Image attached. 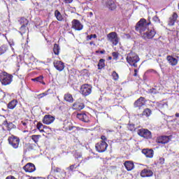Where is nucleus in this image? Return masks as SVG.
Masks as SVG:
<instances>
[{
  "instance_id": "1",
  "label": "nucleus",
  "mask_w": 179,
  "mask_h": 179,
  "mask_svg": "<svg viewBox=\"0 0 179 179\" xmlns=\"http://www.w3.org/2000/svg\"><path fill=\"white\" fill-rule=\"evenodd\" d=\"M150 23L146 22V20L141 19L136 25V31L141 34L142 38L150 40L156 36L155 29H149Z\"/></svg>"
},
{
  "instance_id": "2",
  "label": "nucleus",
  "mask_w": 179,
  "mask_h": 179,
  "mask_svg": "<svg viewBox=\"0 0 179 179\" xmlns=\"http://www.w3.org/2000/svg\"><path fill=\"white\" fill-rule=\"evenodd\" d=\"M127 62L131 65L136 68L138 66V62H139V56L134 52H130L127 56Z\"/></svg>"
},
{
  "instance_id": "3",
  "label": "nucleus",
  "mask_w": 179,
  "mask_h": 179,
  "mask_svg": "<svg viewBox=\"0 0 179 179\" xmlns=\"http://www.w3.org/2000/svg\"><path fill=\"white\" fill-rule=\"evenodd\" d=\"M13 76L7 73H3L0 75V81L2 85L6 86V85H10L12 83Z\"/></svg>"
},
{
  "instance_id": "4",
  "label": "nucleus",
  "mask_w": 179,
  "mask_h": 179,
  "mask_svg": "<svg viewBox=\"0 0 179 179\" xmlns=\"http://www.w3.org/2000/svg\"><path fill=\"white\" fill-rule=\"evenodd\" d=\"M107 38L108 41H110V43L113 44V45H117V44H118V41H120V39H118V35L115 32L109 33L107 35Z\"/></svg>"
},
{
  "instance_id": "5",
  "label": "nucleus",
  "mask_w": 179,
  "mask_h": 179,
  "mask_svg": "<svg viewBox=\"0 0 179 179\" xmlns=\"http://www.w3.org/2000/svg\"><path fill=\"white\" fill-rule=\"evenodd\" d=\"M80 93L83 96H89L92 93V85L88 84L83 85L80 87Z\"/></svg>"
},
{
  "instance_id": "6",
  "label": "nucleus",
  "mask_w": 179,
  "mask_h": 179,
  "mask_svg": "<svg viewBox=\"0 0 179 179\" xmlns=\"http://www.w3.org/2000/svg\"><path fill=\"white\" fill-rule=\"evenodd\" d=\"M8 143L14 149H17L19 148V143H20V139L15 136H12L8 138Z\"/></svg>"
},
{
  "instance_id": "7",
  "label": "nucleus",
  "mask_w": 179,
  "mask_h": 179,
  "mask_svg": "<svg viewBox=\"0 0 179 179\" xmlns=\"http://www.w3.org/2000/svg\"><path fill=\"white\" fill-rule=\"evenodd\" d=\"M138 135L145 139L152 138V133L148 129H141L138 131Z\"/></svg>"
},
{
  "instance_id": "8",
  "label": "nucleus",
  "mask_w": 179,
  "mask_h": 179,
  "mask_svg": "<svg viewBox=\"0 0 179 179\" xmlns=\"http://www.w3.org/2000/svg\"><path fill=\"white\" fill-rule=\"evenodd\" d=\"M95 148H96L97 152H99L101 153V152H106V150H107V148H108V145L107 144V143L106 141H100L96 144Z\"/></svg>"
},
{
  "instance_id": "9",
  "label": "nucleus",
  "mask_w": 179,
  "mask_h": 179,
  "mask_svg": "<svg viewBox=\"0 0 179 179\" xmlns=\"http://www.w3.org/2000/svg\"><path fill=\"white\" fill-rule=\"evenodd\" d=\"M71 24L72 29H74V30H82V29H83V24L80 23V20H73L71 22Z\"/></svg>"
},
{
  "instance_id": "10",
  "label": "nucleus",
  "mask_w": 179,
  "mask_h": 179,
  "mask_svg": "<svg viewBox=\"0 0 179 179\" xmlns=\"http://www.w3.org/2000/svg\"><path fill=\"white\" fill-rule=\"evenodd\" d=\"M55 120V117H54V116H52L51 115H46L43 117V122L46 125H50V124H52Z\"/></svg>"
},
{
  "instance_id": "11",
  "label": "nucleus",
  "mask_w": 179,
  "mask_h": 179,
  "mask_svg": "<svg viewBox=\"0 0 179 179\" xmlns=\"http://www.w3.org/2000/svg\"><path fill=\"white\" fill-rule=\"evenodd\" d=\"M24 171L26 173H33L36 171V166H34V164L32 163H28L23 167Z\"/></svg>"
},
{
  "instance_id": "12",
  "label": "nucleus",
  "mask_w": 179,
  "mask_h": 179,
  "mask_svg": "<svg viewBox=\"0 0 179 179\" xmlns=\"http://www.w3.org/2000/svg\"><path fill=\"white\" fill-rule=\"evenodd\" d=\"M53 64H54L55 68L57 71H59V72H61L62 71H64L65 68V64H64V62L61 61H55Z\"/></svg>"
},
{
  "instance_id": "13",
  "label": "nucleus",
  "mask_w": 179,
  "mask_h": 179,
  "mask_svg": "<svg viewBox=\"0 0 179 179\" xmlns=\"http://www.w3.org/2000/svg\"><path fill=\"white\" fill-rule=\"evenodd\" d=\"M166 60L168 61L169 64L172 66H176V65L178 64V60L173 56H167Z\"/></svg>"
},
{
  "instance_id": "14",
  "label": "nucleus",
  "mask_w": 179,
  "mask_h": 179,
  "mask_svg": "<svg viewBox=\"0 0 179 179\" xmlns=\"http://www.w3.org/2000/svg\"><path fill=\"white\" fill-rule=\"evenodd\" d=\"M157 142L158 143H168V142H170V137L167 136H162L157 138Z\"/></svg>"
},
{
  "instance_id": "15",
  "label": "nucleus",
  "mask_w": 179,
  "mask_h": 179,
  "mask_svg": "<svg viewBox=\"0 0 179 179\" xmlns=\"http://www.w3.org/2000/svg\"><path fill=\"white\" fill-rule=\"evenodd\" d=\"M124 166L127 171H131V170H134V168L135 167L132 161H126L124 163Z\"/></svg>"
},
{
  "instance_id": "16",
  "label": "nucleus",
  "mask_w": 179,
  "mask_h": 179,
  "mask_svg": "<svg viewBox=\"0 0 179 179\" xmlns=\"http://www.w3.org/2000/svg\"><path fill=\"white\" fill-rule=\"evenodd\" d=\"M142 154L145 155L146 157H149L150 159H152V157H153L154 152H153V150L143 149L142 150Z\"/></svg>"
},
{
  "instance_id": "17",
  "label": "nucleus",
  "mask_w": 179,
  "mask_h": 179,
  "mask_svg": "<svg viewBox=\"0 0 179 179\" xmlns=\"http://www.w3.org/2000/svg\"><path fill=\"white\" fill-rule=\"evenodd\" d=\"M77 118H78V120H80V121H83L84 122H89V117H87V115H86V113L77 114Z\"/></svg>"
},
{
  "instance_id": "18",
  "label": "nucleus",
  "mask_w": 179,
  "mask_h": 179,
  "mask_svg": "<svg viewBox=\"0 0 179 179\" xmlns=\"http://www.w3.org/2000/svg\"><path fill=\"white\" fill-rule=\"evenodd\" d=\"M141 176L142 177H152V176H153V171H150V169H143L141 172Z\"/></svg>"
},
{
  "instance_id": "19",
  "label": "nucleus",
  "mask_w": 179,
  "mask_h": 179,
  "mask_svg": "<svg viewBox=\"0 0 179 179\" xmlns=\"http://www.w3.org/2000/svg\"><path fill=\"white\" fill-rule=\"evenodd\" d=\"M178 17V15L177 13H174L173 15L169 18V26H174V24L176 23V20H177V18Z\"/></svg>"
},
{
  "instance_id": "20",
  "label": "nucleus",
  "mask_w": 179,
  "mask_h": 179,
  "mask_svg": "<svg viewBox=\"0 0 179 179\" xmlns=\"http://www.w3.org/2000/svg\"><path fill=\"white\" fill-rule=\"evenodd\" d=\"M145 98L143 97H140L135 103L134 106L135 107H142V106H145Z\"/></svg>"
},
{
  "instance_id": "21",
  "label": "nucleus",
  "mask_w": 179,
  "mask_h": 179,
  "mask_svg": "<svg viewBox=\"0 0 179 179\" xmlns=\"http://www.w3.org/2000/svg\"><path fill=\"white\" fill-rule=\"evenodd\" d=\"M19 22L21 24L20 30H23V29H24L25 27L29 24V20L24 17L21 18Z\"/></svg>"
},
{
  "instance_id": "22",
  "label": "nucleus",
  "mask_w": 179,
  "mask_h": 179,
  "mask_svg": "<svg viewBox=\"0 0 179 179\" xmlns=\"http://www.w3.org/2000/svg\"><path fill=\"white\" fill-rule=\"evenodd\" d=\"M16 106H17V100L14 99L8 103L7 107L9 108V110H13Z\"/></svg>"
},
{
  "instance_id": "23",
  "label": "nucleus",
  "mask_w": 179,
  "mask_h": 179,
  "mask_svg": "<svg viewBox=\"0 0 179 179\" xmlns=\"http://www.w3.org/2000/svg\"><path fill=\"white\" fill-rule=\"evenodd\" d=\"M107 8H108V9L110 10H115L117 6L115 5V3L113 1V0H109L107 3Z\"/></svg>"
},
{
  "instance_id": "24",
  "label": "nucleus",
  "mask_w": 179,
  "mask_h": 179,
  "mask_svg": "<svg viewBox=\"0 0 179 179\" xmlns=\"http://www.w3.org/2000/svg\"><path fill=\"white\" fill-rule=\"evenodd\" d=\"M73 108L74 110H83L85 105L82 103L76 102L73 105Z\"/></svg>"
},
{
  "instance_id": "25",
  "label": "nucleus",
  "mask_w": 179,
  "mask_h": 179,
  "mask_svg": "<svg viewBox=\"0 0 179 179\" xmlns=\"http://www.w3.org/2000/svg\"><path fill=\"white\" fill-rule=\"evenodd\" d=\"M55 16L59 22H62L64 20V17L62 16V14H61V12H59L58 10H56L55 11Z\"/></svg>"
},
{
  "instance_id": "26",
  "label": "nucleus",
  "mask_w": 179,
  "mask_h": 179,
  "mask_svg": "<svg viewBox=\"0 0 179 179\" xmlns=\"http://www.w3.org/2000/svg\"><path fill=\"white\" fill-rule=\"evenodd\" d=\"M64 100L69 103H73V97L71 94H64Z\"/></svg>"
},
{
  "instance_id": "27",
  "label": "nucleus",
  "mask_w": 179,
  "mask_h": 179,
  "mask_svg": "<svg viewBox=\"0 0 179 179\" xmlns=\"http://www.w3.org/2000/svg\"><path fill=\"white\" fill-rule=\"evenodd\" d=\"M152 114V110L149 108H145L143 111V113L140 115H142V116H145V117H150Z\"/></svg>"
},
{
  "instance_id": "28",
  "label": "nucleus",
  "mask_w": 179,
  "mask_h": 179,
  "mask_svg": "<svg viewBox=\"0 0 179 179\" xmlns=\"http://www.w3.org/2000/svg\"><path fill=\"white\" fill-rule=\"evenodd\" d=\"M106 60H104V59H101L99 60V62L98 64V67L99 69H103V68H104V66H106V64L104 63Z\"/></svg>"
},
{
  "instance_id": "29",
  "label": "nucleus",
  "mask_w": 179,
  "mask_h": 179,
  "mask_svg": "<svg viewBox=\"0 0 179 179\" xmlns=\"http://www.w3.org/2000/svg\"><path fill=\"white\" fill-rule=\"evenodd\" d=\"M53 51L55 55H58L59 54V46L58 44H55Z\"/></svg>"
},
{
  "instance_id": "30",
  "label": "nucleus",
  "mask_w": 179,
  "mask_h": 179,
  "mask_svg": "<svg viewBox=\"0 0 179 179\" xmlns=\"http://www.w3.org/2000/svg\"><path fill=\"white\" fill-rule=\"evenodd\" d=\"M7 50H8V46L6 45L1 46L0 48V55H2V54H5Z\"/></svg>"
},
{
  "instance_id": "31",
  "label": "nucleus",
  "mask_w": 179,
  "mask_h": 179,
  "mask_svg": "<svg viewBox=\"0 0 179 179\" xmlns=\"http://www.w3.org/2000/svg\"><path fill=\"white\" fill-rule=\"evenodd\" d=\"M40 138H41V135H33V136H31V139H32V141H34V142H35V143H37V142H38Z\"/></svg>"
},
{
  "instance_id": "32",
  "label": "nucleus",
  "mask_w": 179,
  "mask_h": 179,
  "mask_svg": "<svg viewBox=\"0 0 179 179\" xmlns=\"http://www.w3.org/2000/svg\"><path fill=\"white\" fill-rule=\"evenodd\" d=\"M112 76L114 80H118V79H120V76H118V73H117V72L115 71H113Z\"/></svg>"
},
{
  "instance_id": "33",
  "label": "nucleus",
  "mask_w": 179,
  "mask_h": 179,
  "mask_svg": "<svg viewBox=\"0 0 179 179\" xmlns=\"http://www.w3.org/2000/svg\"><path fill=\"white\" fill-rule=\"evenodd\" d=\"M164 106L167 107V103H157V106L159 110L164 108Z\"/></svg>"
},
{
  "instance_id": "34",
  "label": "nucleus",
  "mask_w": 179,
  "mask_h": 179,
  "mask_svg": "<svg viewBox=\"0 0 179 179\" xmlns=\"http://www.w3.org/2000/svg\"><path fill=\"white\" fill-rule=\"evenodd\" d=\"M78 167H79V164L78 165L73 164L68 168V170H70V171H73L75 169H78Z\"/></svg>"
},
{
  "instance_id": "35",
  "label": "nucleus",
  "mask_w": 179,
  "mask_h": 179,
  "mask_svg": "<svg viewBox=\"0 0 179 179\" xmlns=\"http://www.w3.org/2000/svg\"><path fill=\"white\" fill-rule=\"evenodd\" d=\"M31 80L34 82H43V76H39L36 78H32Z\"/></svg>"
},
{
  "instance_id": "36",
  "label": "nucleus",
  "mask_w": 179,
  "mask_h": 179,
  "mask_svg": "<svg viewBox=\"0 0 179 179\" xmlns=\"http://www.w3.org/2000/svg\"><path fill=\"white\" fill-rule=\"evenodd\" d=\"M92 38H97V35L92 34L90 36H87V40H92Z\"/></svg>"
},
{
  "instance_id": "37",
  "label": "nucleus",
  "mask_w": 179,
  "mask_h": 179,
  "mask_svg": "<svg viewBox=\"0 0 179 179\" xmlns=\"http://www.w3.org/2000/svg\"><path fill=\"white\" fill-rule=\"evenodd\" d=\"M164 163V158L159 157L157 162V164L162 165Z\"/></svg>"
},
{
  "instance_id": "38",
  "label": "nucleus",
  "mask_w": 179,
  "mask_h": 179,
  "mask_svg": "<svg viewBox=\"0 0 179 179\" xmlns=\"http://www.w3.org/2000/svg\"><path fill=\"white\" fill-rule=\"evenodd\" d=\"M148 93H150L151 94H156V93H157V91L156 90V89L152 88L148 91Z\"/></svg>"
},
{
  "instance_id": "39",
  "label": "nucleus",
  "mask_w": 179,
  "mask_h": 179,
  "mask_svg": "<svg viewBox=\"0 0 179 179\" xmlns=\"http://www.w3.org/2000/svg\"><path fill=\"white\" fill-rule=\"evenodd\" d=\"M112 55L113 57V59H118V52H113L112 53Z\"/></svg>"
},
{
  "instance_id": "40",
  "label": "nucleus",
  "mask_w": 179,
  "mask_h": 179,
  "mask_svg": "<svg viewBox=\"0 0 179 179\" xmlns=\"http://www.w3.org/2000/svg\"><path fill=\"white\" fill-rule=\"evenodd\" d=\"M36 127L38 129H43V128H44V125H43L41 122H38Z\"/></svg>"
},
{
  "instance_id": "41",
  "label": "nucleus",
  "mask_w": 179,
  "mask_h": 179,
  "mask_svg": "<svg viewBox=\"0 0 179 179\" xmlns=\"http://www.w3.org/2000/svg\"><path fill=\"white\" fill-rule=\"evenodd\" d=\"M64 2L65 3H72L73 2V0H64Z\"/></svg>"
},
{
  "instance_id": "42",
  "label": "nucleus",
  "mask_w": 179,
  "mask_h": 179,
  "mask_svg": "<svg viewBox=\"0 0 179 179\" xmlns=\"http://www.w3.org/2000/svg\"><path fill=\"white\" fill-rule=\"evenodd\" d=\"M47 94H48V92H43L39 96L41 98V97H44V96H47Z\"/></svg>"
},
{
  "instance_id": "43",
  "label": "nucleus",
  "mask_w": 179,
  "mask_h": 179,
  "mask_svg": "<svg viewBox=\"0 0 179 179\" xmlns=\"http://www.w3.org/2000/svg\"><path fill=\"white\" fill-rule=\"evenodd\" d=\"M101 139L102 140L103 142H106V141H107V138H106V136H102L101 137Z\"/></svg>"
},
{
  "instance_id": "44",
  "label": "nucleus",
  "mask_w": 179,
  "mask_h": 179,
  "mask_svg": "<svg viewBox=\"0 0 179 179\" xmlns=\"http://www.w3.org/2000/svg\"><path fill=\"white\" fill-rule=\"evenodd\" d=\"M153 20H154V22H159V17H157V16H155L153 17Z\"/></svg>"
},
{
  "instance_id": "45",
  "label": "nucleus",
  "mask_w": 179,
  "mask_h": 179,
  "mask_svg": "<svg viewBox=\"0 0 179 179\" xmlns=\"http://www.w3.org/2000/svg\"><path fill=\"white\" fill-rule=\"evenodd\" d=\"M21 31H22V33L26 32V26H25V28H22V30H21Z\"/></svg>"
},
{
  "instance_id": "46",
  "label": "nucleus",
  "mask_w": 179,
  "mask_h": 179,
  "mask_svg": "<svg viewBox=\"0 0 179 179\" xmlns=\"http://www.w3.org/2000/svg\"><path fill=\"white\" fill-rule=\"evenodd\" d=\"M134 72H135V73H134V76H137V73H138V71L136 70V69H135L134 70Z\"/></svg>"
},
{
  "instance_id": "47",
  "label": "nucleus",
  "mask_w": 179,
  "mask_h": 179,
  "mask_svg": "<svg viewBox=\"0 0 179 179\" xmlns=\"http://www.w3.org/2000/svg\"><path fill=\"white\" fill-rule=\"evenodd\" d=\"M100 54H106V50H101Z\"/></svg>"
},
{
  "instance_id": "48",
  "label": "nucleus",
  "mask_w": 179,
  "mask_h": 179,
  "mask_svg": "<svg viewBox=\"0 0 179 179\" xmlns=\"http://www.w3.org/2000/svg\"><path fill=\"white\" fill-rule=\"evenodd\" d=\"M56 171H57V172L61 171V169L57 168V169H56Z\"/></svg>"
},
{
  "instance_id": "49",
  "label": "nucleus",
  "mask_w": 179,
  "mask_h": 179,
  "mask_svg": "<svg viewBox=\"0 0 179 179\" xmlns=\"http://www.w3.org/2000/svg\"><path fill=\"white\" fill-rule=\"evenodd\" d=\"M22 125H24V127H26V125H27V123H26V122H22Z\"/></svg>"
},
{
  "instance_id": "50",
  "label": "nucleus",
  "mask_w": 179,
  "mask_h": 179,
  "mask_svg": "<svg viewBox=\"0 0 179 179\" xmlns=\"http://www.w3.org/2000/svg\"><path fill=\"white\" fill-rule=\"evenodd\" d=\"M39 131H40V132H44V129H39Z\"/></svg>"
},
{
  "instance_id": "51",
  "label": "nucleus",
  "mask_w": 179,
  "mask_h": 179,
  "mask_svg": "<svg viewBox=\"0 0 179 179\" xmlns=\"http://www.w3.org/2000/svg\"><path fill=\"white\" fill-rule=\"evenodd\" d=\"M90 45H93L94 43L93 42H90Z\"/></svg>"
},
{
  "instance_id": "52",
  "label": "nucleus",
  "mask_w": 179,
  "mask_h": 179,
  "mask_svg": "<svg viewBox=\"0 0 179 179\" xmlns=\"http://www.w3.org/2000/svg\"><path fill=\"white\" fill-rule=\"evenodd\" d=\"M108 59H112V57H108Z\"/></svg>"
},
{
  "instance_id": "53",
  "label": "nucleus",
  "mask_w": 179,
  "mask_h": 179,
  "mask_svg": "<svg viewBox=\"0 0 179 179\" xmlns=\"http://www.w3.org/2000/svg\"><path fill=\"white\" fill-rule=\"evenodd\" d=\"M3 97H5V94H4V95H3Z\"/></svg>"
},
{
  "instance_id": "54",
  "label": "nucleus",
  "mask_w": 179,
  "mask_h": 179,
  "mask_svg": "<svg viewBox=\"0 0 179 179\" xmlns=\"http://www.w3.org/2000/svg\"><path fill=\"white\" fill-rule=\"evenodd\" d=\"M89 1H93V0H89Z\"/></svg>"
}]
</instances>
